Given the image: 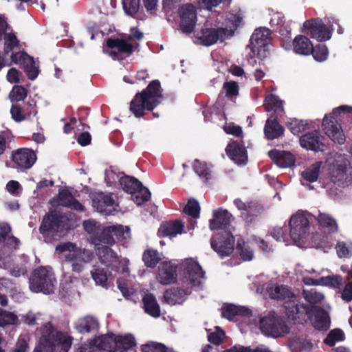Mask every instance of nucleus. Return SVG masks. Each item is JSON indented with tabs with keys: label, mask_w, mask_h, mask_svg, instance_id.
I'll return each instance as SVG.
<instances>
[{
	"label": "nucleus",
	"mask_w": 352,
	"mask_h": 352,
	"mask_svg": "<svg viewBox=\"0 0 352 352\" xmlns=\"http://www.w3.org/2000/svg\"><path fill=\"white\" fill-rule=\"evenodd\" d=\"M234 204L240 211L241 217L248 223L253 221L263 212V207L256 201H244L238 198L234 199Z\"/></svg>",
	"instance_id": "14"
},
{
	"label": "nucleus",
	"mask_w": 352,
	"mask_h": 352,
	"mask_svg": "<svg viewBox=\"0 0 352 352\" xmlns=\"http://www.w3.org/2000/svg\"><path fill=\"white\" fill-rule=\"evenodd\" d=\"M9 97L12 101H23L27 97V90L22 86L15 85L10 91Z\"/></svg>",
	"instance_id": "56"
},
{
	"label": "nucleus",
	"mask_w": 352,
	"mask_h": 352,
	"mask_svg": "<svg viewBox=\"0 0 352 352\" xmlns=\"http://www.w3.org/2000/svg\"><path fill=\"white\" fill-rule=\"evenodd\" d=\"M236 249L240 254L243 260L251 261L252 259L254 256L253 251L245 243L243 242V243H241L239 242Z\"/></svg>",
	"instance_id": "60"
},
{
	"label": "nucleus",
	"mask_w": 352,
	"mask_h": 352,
	"mask_svg": "<svg viewBox=\"0 0 352 352\" xmlns=\"http://www.w3.org/2000/svg\"><path fill=\"white\" fill-rule=\"evenodd\" d=\"M91 275L95 283L102 287L107 285V275L102 268L96 267L91 271Z\"/></svg>",
	"instance_id": "53"
},
{
	"label": "nucleus",
	"mask_w": 352,
	"mask_h": 352,
	"mask_svg": "<svg viewBox=\"0 0 352 352\" xmlns=\"http://www.w3.org/2000/svg\"><path fill=\"white\" fill-rule=\"evenodd\" d=\"M260 329L264 334L273 337L283 336L289 333L287 324L274 314H270L261 319Z\"/></svg>",
	"instance_id": "11"
},
{
	"label": "nucleus",
	"mask_w": 352,
	"mask_h": 352,
	"mask_svg": "<svg viewBox=\"0 0 352 352\" xmlns=\"http://www.w3.org/2000/svg\"><path fill=\"white\" fill-rule=\"evenodd\" d=\"M135 344V339L131 335L115 336V352H123L129 350Z\"/></svg>",
	"instance_id": "39"
},
{
	"label": "nucleus",
	"mask_w": 352,
	"mask_h": 352,
	"mask_svg": "<svg viewBox=\"0 0 352 352\" xmlns=\"http://www.w3.org/2000/svg\"><path fill=\"white\" fill-rule=\"evenodd\" d=\"M284 307L289 318L294 320H305V316L309 312V307L299 304L297 298L293 295L284 302Z\"/></svg>",
	"instance_id": "19"
},
{
	"label": "nucleus",
	"mask_w": 352,
	"mask_h": 352,
	"mask_svg": "<svg viewBox=\"0 0 352 352\" xmlns=\"http://www.w3.org/2000/svg\"><path fill=\"white\" fill-rule=\"evenodd\" d=\"M162 98L160 82L153 80L145 89L135 94L130 103V111L135 117L141 118L145 111H153L159 105Z\"/></svg>",
	"instance_id": "2"
},
{
	"label": "nucleus",
	"mask_w": 352,
	"mask_h": 352,
	"mask_svg": "<svg viewBox=\"0 0 352 352\" xmlns=\"http://www.w3.org/2000/svg\"><path fill=\"white\" fill-rule=\"evenodd\" d=\"M142 259L146 266L154 267L160 262L161 257L156 250H148L144 252Z\"/></svg>",
	"instance_id": "50"
},
{
	"label": "nucleus",
	"mask_w": 352,
	"mask_h": 352,
	"mask_svg": "<svg viewBox=\"0 0 352 352\" xmlns=\"http://www.w3.org/2000/svg\"><path fill=\"white\" fill-rule=\"evenodd\" d=\"M38 345L34 352H57L59 348L67 352L72 344V338L67 333L57 331L51 322H47L40 329Z\"/></svg>",
	"instance_id": "1"
},
{
	"label": "nucleus",
	"mask_w": 352,
	"mask_h": 352,
	"mask_svg": "<svg viewBox=\"0 0 352 352\" xmlns=\"http://www.w3.org/2000/svg\"><path fill=\"white\" fill-rule=\"evenodd\" d=\"M111 231L113 230L109 229V226L102 227L99 236L94 239V246H112L114 245V239L111 236Z\"/></svg>",
	"instance_id": "40"
},
{
	"label": "nucleus",
	"mask_w": 352,
	"mask_h": 352,
	"mask_svg": "<svg viewBox=\"0 0 352 352\" xmlns=\"http://www.w3.org/2000/svg\"><path fill=\"white\" fill-rule=\"evenodd\" d=\"M212 248L221 257L230 255L234 250V238L228 232L218 233L211 239Z\"/></svg>",
	"instance_id": "12"
},
{
	"label": "nucleus",
	"mask_w": 352,
	"mask_h": 352,
	"mask_svg": "<svg viewBox=\"0 0 352 352\" xmlns=\"http://www.w3.org/2000/svg\"><path fill=\"white\" fill-rule=\"evenodd\" d=\"M268 155L272 160L280 168H287L294 164L293 155L287 151L272 150Z\"/></svg>",
	"instance_id": "26"
},
{
	"label": "nucleus",
	"mask_w": 352,
	"mask_h": 352,
	"mask_svg": "<svg viewBox=\"0 0 352 352\" xmlns=\"http://www.w3.org/2000/svg\"><path fill=\"white\" fill-rule=\"evenodd\" d=\"M221 315L223 318L232 320L237 316H250L251 311L245 307L228 305L222 307Z\"/></svg>",
	"instance_id": "35"
},
{
	"label": "nucleus",
	"mask_w": 352,
	"mask_h": 352,
	"mask_svg": "<svg viewBox=\"0 0 352 352\" xmlns=\"http://www.w3.org/2000/svg\"><path fill=\"white\" fill-rule=\"evenodd\" d=\"M56 250L65 253V261L71 265L72 272L78 274L81 273L85 265L91 262L94 257L91 250L78 247L72 242L58 245Z\"/></svg>",
	"instance_id": "3"
},
{
	"label": "nucleus",
	"mask_w": 352,
	"mask_h": 352,
	"mask_svg": "<svg viewBox=\"0 0 352 352\" xmlns=\"http://www.w3.org/2000/svg\"><path fill=\"white\" fill-rule=\"evenodd\" d=\"M36 161V155L31 149L19 148L12 152V162L13 167L21 170L30 169Z\"/></svg>",
	"instance_id": "16"
},
{
	"label": "nucleus",
	"mask_w": 352,
	"mask_h": 352,
	"mask_svg": "<svg viewBox=\"0 0 352 352\" xmlns=\"http://www.w3.org/2000/svg\"><path fill=\"white\" fill-rule=\"evenodd\" d=\"M302 296L305 300L310 304L319 303L324 298V296L322 293L318 292L316 289L314 288L309 289H304L302 292Z\"/></svg>",
	"instance_id": "49"
},
{
	"label": "nucleus",
	"mask_w": 352,
	"mask_h": 352,
	"mask_svg": "<svg viewBox=\"0 0 352 352\" xmlns=\"http://www.w3.org/2000/svg\"><path fill=\"white\" fill-rule=\"evenodd\" d=\"M331 179L338 186H348L352 180V170L345 164L334 165L331 169Z\"/></svg>",
	"instance_id": "22"
},
{
	"label": "nucleus",
	"mask_w": 352,
	"mask_h": 352,
	"mask_svg": "<svg viewBox=\"0 0 352 352\" xmlns=\"http://www.w3.org/2000/svg\"><path fill=\"white\" fill-rule=\"evenodd\" d=\"M56 278L54 273L45 267L34 272L30 278V288L34 292L50 294L54 292Z\"/></svg>",
	"instance_id": "7"
},
{
	"label": "nucleus",
	"mask_w": 352,
	"mask_h": 352,
	"mask_svg": "<svg viewBox=\"0 0 352 352\" xmlns=\"http://www.w3.org/2000/svg\"><path fill=\"white\" fill-rule=\"evenodd\" d=\"M11 60L14 63L21 65L23 67L30 79L34 80L38 76V70L33 58L26 53L19 52L13 54L11 56Z\"/></svg>",
	"instance_id": "20"
},
{
	"label": "nucleus",
	"mask_w": 352,
	"mask_h": 352,
	"mask_svg": "<svg viewBox=\"0 0 352 352\" xmlns=\"http://www.w3.org/2000/svg\"><path fill=\"white\" fill-rule=\"evenodd\" d=\"M18 322V316L14 313L0 308V327L14 325Z\"/></svg>",
	"instance_id": "47"
},
{
	"label": "nucleus",
	"mask_w": 352,
	"mask_h": 352,
	"mask_svg": "<svg viewBox=\"0 0 352 352\" xmlns=\"http://www.w3.org/2000/svg\"><path fill=\"white\" fill-rule=\"evenodd\" d=\"M61 217L56 212H50L43 219L40 226V232L44 234L45 232L57 230L60 226Z\"/></svg>",
	"instance_id": "28"
},
{
	"label": "nucleus",
	"mask_w": 352,
	"mask_h": 352,
	"mask_svg": "<svg viewBox=\"0 0 352 352\" xmlns=\"http://www.w3.org/2000/svg\"><path fill=\"white\" fill-rule=\"evenodd\" d=\"M82 226L85 231L89 235V243L93 245L94 238L99 236L102 228V225L94 219H88L83 221Z\"/></svg>",
	"instance_id": "38"
},
{
	"label": "nucleus",
	"mask_w": 352,
	"mask_h": 352,
	"mask_svg": "<svg viewBox=\"0 0 352 352\" xmlns=\"http://www.w3.org/2000/svg\"><path fill=\"white\" fill-rule=\"evenodd\" d=\"M183 228L184 224L179 221L165 222L160 226L157 234L160 237H173L181 234Z\"/></svg>",
	"instance_id": "27"
},
{
	"label": "nucleus",
	"mask_w": 352,
	"mask_h": 352,
	"mask_svg": "<svg viewBox=\"0 0 352 352\" xmlns=\"http://www.w3.org/2000/svg\"><path fill=\"white\" fill-rule=\"evenodd\" d=\"M321 162H316L311 165L308 168L302 173V176L305 180L309 182H314L318 179Z\"/></svg>",
	"instance_id": "48"
},
{
	"label": "nucleus",
	"mask_w": 352,
	"mask_h": 352,
	"mask_svg": "<svg viewBox=\"0 0 352 352\" xmlns=\"http://www.w3.org/2000/svg\"><path fill=\"white\" fill-rule=\"evenodd\" d=\"M270 296L274 299H285L293 297V294L285 285H273L267 289Z\"/></svg>",
	"instance_id": "41"
},
{
	"label": "nucleus",
	"mask_w": 352,
	"mask_h": 352,
	"mask_svg": "<svg viewBox=\"0 0 352 352\" xmlns=\"http://www.w3.org/2000/svg\"><path fill=\"white\" fill-rule=\"evenodd\" d=\"M99 327L100 323L98 319L92 316H86L80 318L75 324L76 329L80 333L96 331Z\"/></svg>",
	"instance_id": "31"
},
{
	"label": "nucleus",
	"mask_w": 352,
	"mask_h": 352,
	"mask_svg": "<svg viewBox=\"0 0 352 352\" xmlns=\"http://www.w3.org/2000/svg\"><path fill=\"white\" fill-rule=\"evenodd\" d=\"M319 226L328 233H335L338 230L337 221L331 214L319 212L316 217Z\"/></svg>",
	"instance_id": "33"
},
{
	"label": "nucleus",
	"mask_w": 352,
	"mask_h": 352,
	"mask_svg": "<svg viewBox=\"0 0 352 352\" xmlns=\"http://www.w3.org/2000/svg\"><path fill=\"white\" fill-rule=\"evenodd\" d=\"M182 282L191 288L201 286L205 279L204 272L199 264L192 258H187L182 263Z\"/></svg>",
	"instance_id": "9"
},
{
	"label": "nucleus",
	"mask_w": 352,
	"mask_h": 352,
	"mask_svg": "<svg viewBox=\"0 0 352 352\" xmlns=\"http://www.w3.org/2000/svg\"><path fill=\"white\" fill-rule=\"evenodd\" d=\"M142 38L143 33L136 28H133L129 35L123 36L121 38H109L107 41V45L111 50L109 55L113 58L118 60H122L125 57L129 56L138 47V41Z\"/></svg>",
	"instance_id": "4"
},
{
	"label": "nucleus",
	"mask_w": 352,
	"mask_h": 352,
	"mask_svg": "<svg viewBox=\"0 0 352 352\" xmlns=\"http://www.w3.org/2000/svg\"><path fill=\"white\" fill-rule=\"evenodd\" d=\"M140 0H122L123 8L125 12L133 16L136 14L140 8Z\"/></svg>",
	"instance_id": "57"
},
{
	"label": "nucleus",
	"mask_w": 352,
	"mask_h": 352,
	"mask_svg": "<svg viewBox=\"0 0 352 352\" xmlns=\"http://www.w3.org/2000/svg\"><path fill=\"white\" fill-rule=\"evenodd\" d=\"M143 307L146 314L153 318L161 315L160 307L153 294L148 293L142 298Z\"/></svg>",
	"instance_id": "32"
},
{
	"label": "nucleus",
	"mask_w": 352,
	"mask_h": 352,
	"mask_svg": "<svg viewBox=\"0 0 352 352\" xmlns=\"http://www.w3.org/2000/svg\"><path fill=\"white\" fill-rule=\"evenodd\" d=\"M292 352H309L311 349V344L304 338H294L289 344Z\"/></svg>",
	"instance_id": "46"
},
{
	"label": "nucleus",
	"mask_w": 352,
	"mask_h": 352,
	"mask_svg": "<svg viewBox=\"0 0 352 352\" xmlns=\"http://www.w3.org/2000/svg\"><path fill=\"white\" fill-rule=\"evenodd\" d=\"M89 341L94 348L108 352H115V335L113 334L102 335Z\"/></svg>",
	"instance_id": "29"
},
{
	"label": "nucleus",
	"mask_w": 352,
	"mask_h": 352,
	"mask_svg": "<svg viewBox=\"0 0 352 352\" xmlns=\"http://www.w3.org/2000/svg\"><path fill=\"white\" fill-rule=\"evenodd\" d=\"M314 58L319 62L325 60L328 56V50L325 45L320 44L316 45L315 47H313V50L311 52Z\"/></svg>",
	"instance_id": "55"
},
{
	"label": "nucleus",
	"mask_w": 352,
	"mask_h": 352,
	"mask_svg": "<svg viewBox=\"0 0 352 352\" xmlns=\"http://www.w3.org/2000/svg\"><path fill=\"white\" fill-rule=\"evenodd\" d=\"M223 89L226 93V96L232 98L239 95V85L234 81H228L224 82Z\"/></svg>",
	"instance_id": "62"
},
{
	"label": "nucleus",
	"mask_w": 352,
	"mask_h": 352,
	"mask_svg": "<svg viewBox=\"0 0 352 352\" xmlns=\"http://www.w3.org/2000/svg\"><path fill=\"white\" fill-rule=\"evenodd\" d=\"M285 21L284 20V16L282 13L280 12L275 13L270 20V23L272 26H280V28L279 31L283 34H284V32L281 28L285 25Z\"/></svg>",
	"instance_id": "64"
},
{
	"label": "nucleus",
	"mask_w": 352,
	"mask_h": 352,
	"mask_svg": "<svg viewBox=\"0 0 352 352\" xmlns=\"http://www.w3.org/2000/svg\"><path fill=\"white\" fill-rule=\"evenodd\" d=\"M283 127L275 120L269 118L267 120L264 132L265 135L269 140L278 138L283 134Z\"/></svg>",
	"instance_id": "37"
},
{
	"label": "nucleus",
	"mask_w": 352,
	"mask_h": 352,
	"mask_svg": "<svg viewBox=\"0 0 352 352\" xmlns=\"http://www.w3.org/2000/svg\"><path fill=\"white\" fill-rule=\"evenodd\" d=\"M109 229L113 230V231H111V233L114 239V244L116 241H122L131 237L130 229L126 226L113 225L109 226Z\"/></svg>",
	"instance_id": "42"
},
{
	"label": "nucleus",
	"mask_w": 352,
	"mask_h": 352,
	"mask_svg": "<svg viewBox=\"0 0 352 352\" xmlns=\"http://www.w3.org/2000/svg\"><path fill=\"white\" fill-rule=\"evenodd\" d=\"M229 157L237 164H245L248 161V154L243 144L237 141L230 142L226 148Z\"/></svg>",
	"instance_id": "23"
},
{
	"label": "nucleus",
	"mask_w": 352,
	"mask_h": 352,
	"mask_svg": "<svg viewBox=\"0 0 352 352\" xmlns=\"http://www.w3.org/2000/svg\"><path fill=\"white\" fill-rule=\"evenodd\" d=\"M229 36L228 30L226 28H204L195 34V38L199 43L209 46L217 41H223Z\"/></svg>",
	"instance_id": "13"
},
{
	"label": "nucleus",
	"mask_w": 352,
	"mask_h": 352,
	"mask_svg": "<svg viewBox=\"0 0 352 352\" xmlns=\"http://www.w3.org/2000/svg\"><path fill=\"white\" fill-rule=\"evenodd\" d=\"M352 113V107L343 105L333 109L329 116L323 119L322 129L325 134L333 142L343 144L345 136L340 126V121L346 113Z\"/></svg>",
	"instance_id": "5"
},
{
	"label": "nucleus",
	"mask_w": 352,
	"mask_h": 352,
	"mask_svg": "<svg viewBox=\"0 0 352 352\" xmlns=\"http://www.w3.org/2000/svg\"><path fill=\"white\" fill-rule=\"evenodd\" d=\"M0 290L6 291L10 296H13L18 292V287L11 280L2 278L0 279Z\"/></svg>",
	"instance_id": "61"
},
{
	"label": "nucleus",
	"mask_w": 352,
	"mask_h": 352,
	"mask_svg": "<svg viewBox=\"0 0 352 352\" xmlns=\"http://www.w3.org/2000/svg\"><path fill=\"white\" fill-rule=\"evenodd\" d=\"M319 283H320V285L339 288L342 285V278L340 275L321 276Z\"/></svg>",
	"instance_id": "52"
},
{
	"label": "nucleus",
	"mask_w": 352,
	"mask_h": 352,
	"mask_svg": "<svg viewBox=\"0 0 352 352\" xmlns=\"http://www.w3.org/2000/svg\"><path fill=\"white\" fill-rule=\"evenodd\" d=\"M213 218L210 220V230H218L229 226L234 219L231 213L221 208L213 211Z\"/></svg>",
	"instance_id": "25"
},
{
	"label": "nucleus",
	"mask_w": 352,
	"mask_h": 352,
	"mask_svg": "<svg viewBox=\"0 0 352 352\" xmlns=\"http://www.w3.org/2000/svg\"><path fill=\"white\" fill-rule=\"evenodd\" d=\"M193 169L203 181L207 182L211 178L210 168L206 162L195 160L193 164Z\"/></svg>",
	"instance_id": "45"
},
{
	"label": "nucleus",
	"mask_w": 352,
	"mask_h": 352,
	"mask_svg": "<svg viewBox=\"0 0 352 352\" xmlns=\"http://www.w3.org/2000/svg\"><path fill=\"white\" fill-rule=\"evenodd\" d=\"M157 280L163 285L175 283L177 279V266L170 262H163L156 275Z\"/></svg>",
	"instance_id": "21"
},
{
	"label": "nucleus",
	"mask_w": 352,
	"mask_h": 352,
	"mask_svg": "<svg viewBox=\"0 0 352 352\" xmlns=\"http://www.w3.org/2000/svg\"><path fill=\"white\" fill-rule=\"evenodd\" d=\"M19 40L14 33H5L4 34V52L8 54L14 47L19 45Z\"/></svg>",
	"instance_id": "54"
},
{
	"label": "nucleus",
	"mask_w": 352,
	"mask_h": 352,
	"mask_svg": "<svg viewBox=\"0 0 352 352\" xmlns=\"http://www.w3.org/2000/svg\"><path fill=\"white\" fill-rule=\"evenodd\" d=\"M94 250L101 264L122 273L129 272V260L119 256L109 246H94Z\"/></svg>",
	"instance_id": "6"
},
{
	"label": "nucleus",
	"mask_w": 352,
	"mask_h": 352,
	"mask_svg": "<svg viewBox=\"0 0 352 352\" xmlns=\"http://www.w3.org/2000/svg\"><path fill=\"white\" fill-rule=\"evenodd\" d=\"M311 214L307 211L298 210L290 217V236L294 243H298L309 235L310 232L309 219Z\"/></svg>",
	"instance_id": "8"
},
{
	"label": "nucleus",
	"mask_w": 352,
	"mask_h": 352,
	"mask_svg": "<svg viewBox=\"0 0 352 352\" xmlns=\"http://www.w3.org/2000/svg\"><path fill=\"white\" fill-rule=\"evenodd\" d=\"M58 204L77 211H83L85 209L84 206L67 190L60 192Z\"/></svg>",
	"instance_id": "36"
},
{
	"label": "nucleus",
	"mask_w": 352,
	"mask_h": 352,
	"mask_svg": "<svg viewBox=\"0 0 352 352\" xmlns=\"http://www.w3.org/2000/svg\"><path fill=\"white\" fill-rule=\"evenodd\" d=\"M264 107L265 110L267 111H274L275 113H279L283 111V101L274 95L267 96L264 102Z\"/></svg>",
	"instance_id": "44"
},
{
	"label": "nucleus",
	"mask_w": 352,
	"mask_h": 352,
	"mask_svg": "<svg viewBox=\"0 0 352 352\" xmlns=\"http://www.w3.org/2000/svg\"><path fill=\"white\" fill-rule=\"evenodd\" d=\"M271 38V31L266 28H260L254 32L250 40V45L253 56H257L260 58L266 56L267 46Z\"/></svg>",
	"instance_id": "10"
},
{
	"label": "nucleus",
	"mask_w": 352,
	"mask_h": 352,
	"mask_svg": "<svg viewBox=\"0 0 352 352\" xmlns=\"http://www.w3.org/2000/svg\"><path fill=\"white\" fill-rule=\"evenodd\" d=\"M294 51L298 54L309 55L313 50V44L305 36L298 35L293 41Z\"/></svg>",
	"instance_id": "34"
},
{
	"label": "nucleus",
	"mask_w": 352,
	"mask_h": 352,
	"mask_svg": "<svg viewBox=\"0 0 352 352\" xmlns=\"http://www.w3.org/2000/svg\"><path fill=\"white\" fill-rule=\"evenodd\" d=\"M92 206L97 212L105 215H110L118 210V204L111 194L99 192L94 195Z\"/></svg>",
	"instance_id": "15"
},
{
	"label": "nucleus",
	"mask_w": 352,
	"mask_h": 352,
	"mask_svg": "<svg viewBox=\"0 0 352 352\" xmlns=\"http://www.w3.org/2000/svg\"><path fill=\"white\" fill-rule=\"evenodd\" d=\"M120 186L126 192L132 194L141 187L142 184L136 178L130 176L122 177L120 179Z\"/></svg>",
	"instance_id": "43"
},
{
	"label": "nucleus",
	"mask_w": 352,
	"mask_h": 352,
	"mask_svg": "<svg viewBox=\"0 0 352 352\" xmlns=\"http://www.w3.org/2000/svg\"><path fill=\"white\" fill-rule=\"evenodd\" d=\"M28 337L25 335H21L16 343L15 348L12 352H26L28 349Z\"/></svg>",
	"instance_id": "63"
},
{
	"label": "nucleus",
	"mask_w": 352,
	"mask_h": 352,
	"mask_svg": "<svg viewBox=\"0 0 352 352\" xmlns=\"http://www.w3.org/2000/svg\"><path fill=\"white\" fill-rule=\"evenodd\" d=\"M199 204L195 199H190L184 208L185 213L195 219L199 217Z\"/></svg>",
	"instance_id": "59"
},
{
	"label": "nucleus",
	"mask_w": 352,
	"mask_h": 352,
	"mask_svg": "<svg viewBox=\"0 0 352 352\" xmlns=\"http://www.w3.org/2000/svg\"><path fill=\"white\" fill-rule=\"evenodd\" d=\"M303 27L307 29L310 36L318 41L329 40L331 36V31L320 19L307 20L304 22Z\"/></svg>",
	"instance_id": "17"
},
{
	"label": "nucleus",
	"mask_w": 352,
	"mask_h": 352,
	"mask_svg": "<svg viewBox=\"0 0 352 352\" xmlns=\"http://www.w3.org/2000/svg\"><path fill=\"white\" fill-rule=\"evenodd\" d=\"M344 338V334L340 329L331 331L324 340V343L332 346L336 342L342 341Z\"/></svg>",
	"instance_id": "58"
},
{
	"label": "nucleus",
	"mask_w": 352,
	"mask_h": 352,
	"mask_svg": "<svg viewBox=\"0 0 352 352\" xmlns=\"http://www.w3.org/2000/svg\"><path fill=\"white\" fill-rule=\"evenodd\" d=\"M179 13L181 18L180 29L185 34H190L194 30L197 22V11L192 4L182 6Z\"/></svg>",
	"instance_id": "18"
},
{
	"label": "nucleus",
	"mask_w": 352,
	"mask_h": 352,
	"mask_svg": "<svg viewBox=\"0 0 352 352\" xmlns=\"http://www.w3.org/2000/svg\"><path fill=\"white\" fill-rule=\"evenodd\" d=\"M190 293V290L180 287L173 288L166 290L164 293V299L167 303L171 305L181 304L185 300V296Z\"/></svg>",
	"instance_id": "30"
},
{
	"label": "nucleus",
	"mask_w": 352,
	"mask_h": 352,
	"mask_svg": "<svg viewBox=\"0 0 352 352\" xmlns=\"http://www.w3.org/2000/svg\"><path fill=\"white\" fill-rule=\"evenodd\" d=\"M323 137L319 131H314L307 133L300 138V143L302 147L315 151H322L323 148Z\"/></svg>",
	"instance_id": "24"
},
{
	"label": "nucleus",
	"mask_w": 352,
	"mask_h": 352,
	"mask_svg": "<svg viewBox=\"0 0 352 352\" xmlns=\"http://www.w3.org/2000/svg\"><path fill=\"white\" fill-rule=\"evenodd\" d=\"M131 197L137 205H141L150 199L151 193L146 188L142 185L141 187L135 190L134 193L131 194Z\"/></svg>",
	"instance_id": "51"
}]
</instances>
